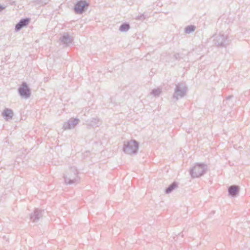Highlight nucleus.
<instances>
[{
  "label": "nucleus",
  "instance_id": "nucleus-1",
  "mask_svg": "<svg viewBox=\"0 0 250 250\" xmlns=\"http://www.w3.org/2000/svg\"><path fill=\"white\" fill-rule=\"evenodd\" d=\"M65 183L66 185H72L79 182L80 178L78 171L75 167H70L63 175Z\"/></svg>",
  "mask_w": 250,
  "mask_h": 250
},
{
  "label": "nucleus",
  "instance_id": "nucleus-2",
  "mask_svg": "<svg viewBox=\"0 0 250 250\" xmlns=\"http://www.w3.org/2000/svg\"><path fill=\"white\" fill-rule=\"evenodd\" d=\"M139 144L135 140L124 142L123 145V151L126 154L129 155H135L138 153Z\"/></svg>",
  "mask_w": 250,
  "mask_h": 250
},
{
  "label": "nucleus",
  "instance_id": "nucleus-3",
  "mask_svg": "<svg viewBox=\"0 0 250 250\" xmlns=\"http://www.w3.org/2000/svg\"><path fill=\"white\" fill-rule=\"evenodd\" d=\"M207 171V165L204 164L197 163L190 170V174L193 178L202 176Z\"/></svg>",
  "mask_w": 250,
  "mask_h": 250
},
{
  "label": "nucleus",
  "instance_id": "nucleus-4",
  "mask_svg": "<svg viewBox=\"0 0 250 250\" xmlns=\"http://www.w3.org/2000/svg\"><path fill=\"white\" fill-rule=\"evenodd\" d=\"M188 87L184 83H178L175 84L173 98L176 100L183 98L187 94Z\"/></svg>",
  "mask_w": 250,
  "mask_h": 250
},
{
  "label": "nucleus",
  "instance_id": "nucleus-5",
  "mask_svg": "<svg viewBox=\"0 0 250 250\" xmlns=\"http://www.w3.org/2000/svg\"><path fill=\"white\" fill-rule=\"evenodd\" d=\"M214 43L218 47H226L229 43V40L227 36L220 34L215 37Z\"/></svg>",
  "mask_w": 250,
  "mask_h": 250
},
{
  "label": "nucleus",
  "instance_id": "nucleus-6",
  "mask_svg": "<svg viewBox=\"0 0 250 250\" xmlns=\"http://www.w3.org/2000/svg\"><path fill=\"white\" fill-rule=\"evenodd\" d=\"M89 4L85 0L78 1L75 4L74 10L76 14H82L88 8Z\"/></svg>",
  "mask_w": 250,
  "mask_h": 250
},
{
  "label": "nucleus",
  "instance_id": "nucleus-7",
  "mask_svg": "<svg viewBox=\"0 0 250 250\" xmlns=\"http://www.w3.org/2000/svg\"><path fill=\"white\" fill-rule=\"evenodd\" d=\"M18 93L22 98L27 99L31 95L30 89L25 82H22L21 85L18 88Z\"/></svg>",
  "mask_w": 250,
  "mask_h": 250
},
{
  "label": "nucleus",
  "instance_id": "nucleus-8",
  "mask_svg": "<svg viewBox=\"0 0 250 250\" xmlns=\"http://www.w3.org/2000/svg\"><path fill=\"white\" fill-rule=\"evenodd\" d=\"M60 41L65 46H68L73 41V37L69 35L67 33H64L60 38Z\"/></svg>",
  "mask_w": 250,
  "mask_h": 250
},
{
  "label": "nucleus",
  "instance_id": "nucleus-9",
  "mask_svg": "<svg viewBox=\"0 0 250 250\" xmlns=\"http://www.w3.org/2000/svg\"><path fill=\"white\" fill-rule=\"evenodd\" d=\"M79 121V120L77 118L70 119L63 124V128L64 130L73 128L78 124Z\"/></svg>",
  "mask_w": 250,
  "mask_h": 250
},
{
  "label": "nucleus",
  "instance_id": "nucleus-10",
  "mask_svg": "<svg viewBox=\"0 0 250 250\" xmlns=\"http://www.w3.org/2000/svg\"><path fill=\"white\" fill-rule=\"evenodd\" d=\"M43 211V210H40L38 208L35 209L34 212L30 215V220L33 222H37L42 216Z\"/></svg>",
  "mask_w": 250,
  "mask_h": 250
},
{
  "label": "nucleus",
  "instance_id": "nucleus-11",
  "mask_svg": "<svg viewBox=\"0 0 250 250\" xmlns=\"http://www.w3.org/2000/svg\"><path fill=\"white\" fill-rule=\"evenodd\" d=\"M30 19L28 18H24L21 19L20 21L16 24L15 26V30L16 31H19L22 28L27 26L29 23Z\"/></svg>",
  "mask_w": 250,
  "mask_h": 250
},
{
  "label": "nucleus",
  "instance_id": "nucleus-12",
  "mask_svg": "<svg viewBox=\"0 0 250 250\" xmlns=\"http://www.w3.org/2000/svg\"><path fill=\"white\" fill-rule=\"evenodd\" d=\"M239 187L238 186H230L228 188L229 194L231 197H236L239 193Z\"/></svg>",
  "mask_w": 250,
  "mask_h": 250
},
{
  "label": "nucleus",
  "instance_id": "nucleus-13",
  "mask_svg": "<svg viewBox=\"0 0 250 250\" xmlns=\"http://www.w3.org/2000/svg\"><path fill=\"white\" fill-rule=\"evenodd\" d=\"M86 125L91 126H99L101 123L97 118H92L86 121Z\"/></svg>",
  "mask_w": 250,
  "mask_h": 250
},
{
  "label": "nucleus",
  "instance_id": "nucleus-14",
  "mask_svg": "<svg viewBox=\"0 0 250 250\" xmlns=\"http://www.w3.org/2000/svg\"><path fill=\"white\" fill-rule=\"evenodd\" d=\"M13 115L14 113L13 111L9 108H5L2 113V115L6 120L12 119Z\"/></svg>",
  "mask_w": 250,
  "mask_h": 250
},
{
  "label": "nucleus",
  "instance_id": "nucleus-15",
  "mask_svg": "<svg viewBox=\"0 0 250 250\" xmlns=\"http://www.w3.org/2000/svg\"><path fill=\"white\" fill-rule=\"evenodd\" d=\"M178 187V183L176 182H173L165 189V193L168 194L171 193L174 189Z\"/></svg>",
  "mask_w": 250,
  "mask_h": 250
},
{
  "label": "nucleus",
  "instance_id": "nucleus-16",
  "mask_svg": "<svg viewBox=\"0 0 250 250\" xmlns=\"http://www.w3.org/2000/svg\"><path fill=\"white\" fill-rule=\"evenodd\" d=\"M233 98V96H229L223 101V104L227 105L229 107H231L234 105L232 99Z\"/></svg>",
  "mask_w": 250,
  "mask_h": 250
},
{
  "label": "nucleus",
  "instance_id": "nucleus-17",
  "mask_svg": "<svg viewBox=\"0 0 250 250\" xmlns=\"http://www.w3.org/2000/svg\"><path fill=\"white\" fill-rule=\"evenodd\" d=\"M130 29V25L128 23H124L121 25L119 30L122 32H127Z\"/></svg>",
  "mask_w": 250,
  "mask_h": 250
},
{
  "label": "nucleus",
  "instance_id": "nucleus-18",
  "mask_svg": "<svg viewBox=\"0 0 250 250\" xmlns=\"http://www.w3.org/2000/svg\"><path fill=\"white\" fill-rule=\"evenodd\" d=\"M196 27L194 25H190L187 26L185 28V31L186 33L189 34L195 31Z\"/></svg>",
  "mask_w": 250,
  "mask_h": 250
},
{
  "label": "nucleus",
  "instance_id": "nucleus-19",
  "mask_svg": "<svg viewBox=\"0 0 250 250\" xmlns=\"http://www.w3.org/2000/svg\"><path fill=\"white\" fill-rule=\"evenodd\" d=\"M162 92V90L161 88L154 89L152 90L151 93L154 96H159L161 93Z\"/></svg>",
  "mask_w": 250,
  "mask_h": 250
},
{
  "label": "nucleus",
  "instance_id": "nucleus-20",
  "mask_svg": "<svg viewBox=\"0 0 250 250\" xmlns=\"http://www.w3.org/2000/svg\"><path fill=\"white\" fill-rule=\"evenodd\" d=\"M145 19V17H144V14H143L140 16H138L137 18V19H138V20H144Z\"/></svg>",
  "mask_w": 250,
  "mask_h": 250
},
{
  "label": "nucleus",
  "instance_id": "nucleus-21",
  "mask_svg": "<svg viewBox=\"0 0 250 250\" xmlns=\"http://www.w3.org/2000/svg\"><path fill=\"white\" fill-rule=\"evenodd\" d=\"M174 57L176 60H178L179 58V54L176 53L174 55Z\"/></svg>",
  "mask_w": 250,
  "mask_h": 250
},
{
  "label": "nucleus",
  "instance_id": "nucleus-22",
  "mask_svg": "<svg viewBox=\"0 0 250 250\" xmlns=\"http://www.w3.org/2000/svg\"><path fill=\"white\" fill-rule=\"evenodd\" d=\"M4 8L5 7L4 6H3L2 5L0 4V11H2L3 9H4Z\"/></svg>",
  "mask_w": 250,
  "mask_h": 250
}]
</instances>
